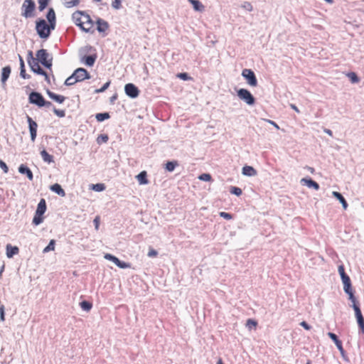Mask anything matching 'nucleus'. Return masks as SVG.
<instances>
[{
  "mask_svg": "<svg viewBox=\"0 0 364 364\" xmlns=\"http://www.w3.org/2000/svg\"><path fill=\"white\" fill-rule=\"evenodd\" d=\"M55 28L50 27V24L43 18L36 21V31L41 38L47 39L50 36L51 31Z\"/></svg>",
  "mask_w": 364,
  "mask_h": 364,
  "instance_id": "nucleus-1",
  "label": "nucleus"
},
{
  "mask_svg": "<svg viewBox=\"0 0 364 364\" xmlns=\"http://www.w3.org/2000/svg\"><path fill=\"white\" fill-rule=\"evenodd\" d=\"M37 62L40 63L47 69L51 70L53 65V56L46 49H40L36 52Z\"/></svg>",
  "mask_w": 364,
  "mask_h": 364,
  "instance_id": "nucleus-2",
  "label": "nucleus"
},
{
  "mask_svg": "<svg viewBox=\"0 0 364 364\" xmlns=\"http://www.w3.org/2000/svg\"><path fill=\"white\" fill-rule=\"evenodd\" d=\"M36 3L33 0H24L21 6V16L26 18L36 16Z\"/></svg>",
  "mask_w": 364,
  "mask_h": 364,
  "instance_id": "nucleus-3",
  "label": "nucleus"
},
{
  "mask_svg": "<svg viewBox=\"0 0 364 364\" xmlns=\"http://www.w3.org/2000/svg\"><path fill=\"white\" fill-rule=\"evenodd\" d=\"M237 97L248 105H253L255 103V98L247 89L240 88L237 90Z\"/></svg>",
  "mask_w": 364,
  "mask_h": 364,
  "instance_id": "nucleus-4",
  "label": "nucleus"
},
{
  "mask_svg": "<svg viewBox=\"0 0 364 364\" xmlns=\"http://www.w3.org/2000/svg\"><path fill=\"white\" fill-rule=\"evenodd\" d=\"M242 76L247 80V82L252 87L257 85V80L255 73L251 69H244L242 72Z\"/></svg>",
  "mask_w": 364,
  "mask_h": 364,
  "instance_id": "nucleus-5",
  "label": "nucleus"
},
{
  "mask_svg": "<svg viewBox=\"0 0 364 364\" xmlns=\"http://www.w3.org/2000/svg\"><path fill=\"white\" fill-rule=\"evenodd\" d=\"M82 11H76L72 15V18L76 26H79L83 31L86 33L90 32V28H86L83 26Z\"/></svg>",
  "mask_w": 364,
  "mask_h": 364,
  "instance_id": "nucleus-6",
  "label": "nucleus"
},
{
  "mask_svg": "<svg viewBox=\"0 0 364 364\" xmlns=\"http://www.w3.org/2000/svg\"><path fill=\"white\" fill-rule=\"evenodd\" d=\"M328 336L334 342L337 348L340 351L342 358L345 360L348 361V358L346 353V351L344 350V349L343 348L342 341L338 338V337L334 333L328 332Z\"/></svg>",
  "mask_w": 364,
  "mask_h": 364,
  "instance_id": "nucleus-7",
  "label": "nucleus"
},
{
  "mask_svg": "<svg viewBox=\"0 0 364 364\" xmlns=\"http://www.w3.org/2000/svg\"><path fill=\"white\" fill-rule=\"evenodd\" d=\"M73 77H75V82H82L91 78L90 74L83 68H78L75 70Z\"/></svg>",
  "mask_w": 364,
  "mask_h": 364,
  "instance_id": "nucleus-8",
  "label": "nucleus"
},
{
  "mask_svg": "<svg viewBox=\"0 0 364 364\" xmlns=\"http://www.w3.org/2000/svg\"><path fill=\"white\" fill-rule=\"evenodd\" d=\"M44 97L41 93L32 91L28 95V102L32 105H35L38 107H41L42 102H43Z\"/></svg>",
  "mask_w": 364,
  "mask_h": 364,
  "instance_id": "nucleus-9",
  "label": "nucleus"
},
{
  "mask_svg": "<svg viewBox=\"0 0 364 364\" xmlns=\"http://www.w3.org/2000/svg\"><path fill=\"white\" fill-rule=\"evenodd\" d=\"M104 257H105V259L112 262L118 267H119L121 269H126V268H129L131 267V264L129 263L120 260L118 257H117L116 256H114L113 255L106 253Z\"/></svg>",
  "mask_w": 364,
  "mask_h": 364,
  "instance_id": "nucleus-10",
  "label": "nucleus"
},
{
  "mask_svg": "<svg viewBox=\"0 0 364 364\" xmlns=\"http://www.w3.org/2000/svg\"><path fill=\"white\" fill-rule=\"evenodd\" d=\"M124 92L128 97L134 99L139 96L140 91L134 84L127 83L124 86Z\"/></svg>",
  "mask_w": 364,
  "mask_h": 364,
  "instance_id": "nucleus-11",
  "label": "nucleus"
},
{
  "mask_svg": "<svg viewBox=\"0 0 364 364\" xmlns=\"http://www.w3.org/2000/svg\"><path fill=\"white\" fill-rule=\"evenodd\" d=\"M27 122L28 124V129L31 134V140L34 142L37 136V123L28 115L26 116Z\"/></svg>",
  "mask_w": 364,
  "mask_h": 364,
  "instance_id": "nucleus-12",
  "label": "nucleus"
},
{
  "mask_svg": "<svg viewBox=\"0 0 364 364\" xmlns=\"http://www.w3.org/2000/svg\"><path fill=\"white\" fill-rule=\"evenodd\" d=\"M338 272L343 284V289H349V288L352 287L351 281L349 276L345 272V269L343 265L338 266Z\"/></svg>",
  "mask_w": 364,
  "mask_h": 364,
  "instance_id": "nucleus-13",
  "label": "nucleus"
},
{
  "mask_svg": "<svg viewBox=\"0 0 364 364\" xmlns=\"http://www.w3.org/2000/svg\"><path fill=\"white\" fill-rule=\"evenodd\" d=\"M46 18L48 20V23L50 24V27L55 28L56 25V16L55 12L53 8H49L48 12L46 14Z\"/></svg>",
  "mask_w": 364,
  "mask_h": 364,
  "instance_id": "nucleus-14",
  "label": "nucleus"
},
{
  "mask_svg": "<svg viewBox=\"0 0 364 364\" xmlns=\"http://www.w3.org/2000/svg\"><path fill=\"white\" fill-rule=\"evenodd\" d=\"M97 59V55H85L81 58V62L83 63L85 65L92 67L94 65Z\"/></svg>",
  "mask_w": 364,
  "mask_h": 364,
  "instance_id": "nucleus-15",
  "label": "nucleus"
},
{
  "mask_svg": "<svg viewBox=\"0 0 364 364\" xmlns=\"http://www.w3.org/2000/svg\"><path fill=\"white\" fill-rule=\"evenodd\" d=\"M97 30L99 33H103L109 28V23L101 18H97L96 20Z\"/></svg>",
  "mask_w": 364,
  "mask_h": 364,
  "instance_id": "nucleus-16",
  "label": "nucleus"
},
{
  "mask_svg": "<svg viewBox=\"0 0 364 364\" xmlns=\"http://www.w3.org/2000/svg\"><path fill=\"white\" fill-rule=\"evenodd\" d=\"M301 183L314 190H318L320 187L319 184L311 178H304L301 180Z\"/></svg>",
  "mask_w": 364,
  "mask_h": 364,
  "instance_id": "nucleus-17",
  "label": "nucleus"
},
{
  "mask_svg": "<svg viewBox=\"0 0 364 364\" xmlns=\"http://www.w3.org/2000/svg\"><path fill=\"white\" fill-rule=\"evenodd\" d=\"M46 93L50 99H52L53 100L55 101L59 104L63 103L65 100V97L64 96L58 95L48 89H47Z\"/></svg>",
  "mask_w": 364,
  "mask_h": 364,
  "instance_id": "nucleus-18",
  "label": "nucleus"
},
{
  "mask_svg": "<svg viewBox=\"0 0 364 364\" xmlns=\"http://www.w3.org/2000/svg\"><path fill=\"white\" fill-rule=\"evenodd\" d=\"M19 249L17 246H12L11 244H7L6 246V255L8 258H12L14 255H17Z\"/></svg>",
  "mask_w": 364,
  "mask_h": 364,
  "instance_id": "nucleus-19",
  "label": "nucleus"
},
{
  "mask_svg": "<svg viewBox=\"0 0 364 364\" xmlns=\"http://www.w3.org/2000/svg\"><path fill=\"white\" fill-rule=\"evenodd\" d=\"M18 172L21 174L26 175L27 178L32 181L33 179V175L31 170L25 164H21L18 167Z\"/></svg>",
  "mask_w": 364,
  "mask_h": 364,
  "instance_id": "nucleus-20",
  "label": "nucleus"
},
{
  "mask_svg": "<svg viewBox=\"0 0 364 364\" xmlns=\"http://www.w3.org/2000/svg\"><path fill=\"white\" fill-rule=\"evenodd\" d=\"M11 72V68L9 65L5 66L1 70V82L2 85H4L9 77Z\"/></svg>",
  "mask_w": 364,
  "mask_h": 364,
  "instance_id": "nucleus-21",
  "label": "nucleus"
},
{
  "mask_svg": "<svg viewBox=\"0 0 364 364\" xmlns=\"http://www.w3.org/2000/svg\"><path fill=\"white\" fill-rule=\"evenodd\" d=\"M47 209L46 202L44 198H41L37 205L36 213L37 215H43Z\"/></svg>",
  "mask_w": 364,
  "mask_h": 364,
  "instance_id": "nucleus-22",
  "label": "nucleus"
},
{
  "mask_svg": "<svg viewBox=\"0 0 364 364\" xmlns=\"http://www.w3.org/2000/svg\"><path fill=\"white\" fill-rule=\"evenodd\" d=\"M31 71H33L34 73H36L38 75H44L46 74V71L39 65V63L35 61L31 65H29Z\"/></svg>",
  "mask_w": 364,
  "mask_h": 364,
  "instance_id": "nucleus-23",
  "label": "nucleus"
},
{
  "mask_svg": "<svg viewBox=\"0 0 364 364\" xmlns=\"http://www.w3.org/2000/svg\"><path fill=\"white\" fill-rule=\"evenodd\" d=\"M333 196L341 203L343 208L346 210L348 205L343 195L339 192L333 191Z\"/></svg>",
  "mask_w": 364,
  "mask_h": 364,
  "instance_id": "nucleus-24",
  "label": "nucleus"
},
{
  "mask_svg": "<svg viewBox=\"0 0 364 364\" xmlns=\"http://www.w3.org/2000/svg\"><path fill=\"white\" fill-rule=\"evenodd\" d=\"M50 189L55 193L56 194L63 197L65 196V192L63 189L62 186L59 183H54L53 185L50 186Z\"/></svg>",
  "mask_w": 364,
  "mask_h": 364,
  "instance_id": "nucleus-25",
  "label": "nucleus"
},
{
  "mask_svg": "<svg viewBox=\"0 0 364 364\" xmlns=\"http://www.w3.org/2000/svg\"><path fill=\"white\" fill-rule=\"evenodd\" d=\"M136 178L141 185H146L149 183V180L147 179V173L145 171H141L136 176Z\"/></svg>",
  "mask_w": 364,
  "mask_h": 364,
  "instance_id": "nucleus-26",
  "label": "nucleus"
},
{
  "mask_svg": "<svg viewBox=\"0 0 364 364\" xmlns=\"http://www.w3.org/2000/svg\"><path fill=\"white\" fill-rule=\"evenodd\" d=\"M242 174L247 176H253L257 174V171L250 166H245L242 168Z\"/></svg>",
  "mask_w": 364,
  "mask_h": 364,
  "instance_id": "nucleus-27",
  "label": "nucleus"
},
{
  "mask_svg": "<svg viewBox=\"0 0 364 364\" xmlns=\"http://www.w3.org/2000/svg\"><path fill=\"white\" fill-rule=\"evenodd\" d=\"M41 155L43 158V160L45 162H47L48 164L54 162L53 156L52 155H50V154H48V152L46 150H45V149L42 150L41 151Z\"/></svg>",
  "mask_w": 364,
  "mask_h": 364,
  "instance_id": "nucleus-28",
  "label": "nucleus"
},
{
  "mask_svg": "<svg viewBox=\"0 0 364 364\" xmlns=\"http://www.w3.org/2000/svg\"><path fill=\"white\" fill-rule=\"evenodd\" d=\"M193 5V7L196 11H203L204 10V6L199 0H188Z\"/></svg>",
  "mask_w": 364,
  "mask_h": 364,
  "instance_id": "nucleus-29",
  "label": "nucleus"
},
{
  "mask_svg": "<svg viewBox=\"0 0 364 364\" xmlns=\"http://www.w3.org/2000/svg\"><path fill=\"white\" fill-rule=\"evenodd\" d=\"M177 166H178L177 161H170L166 164L165 168L167 171L172 172Z\"/></svg>",
  "mask_w": 364,
  "mask_h": 364,
  "instance_id": "nucleus-30",
  "label": "nucleus"
},
{
  "mask_svg": "<svg viewBox=\"0 0 364 364\" xmlns=\"http://www.w3.org/2000/svg\"><path fill=\"white\" fill-rule=\"evenodd\" d=\"M95 118L97 119V122H103L106 119H108L110 118V114L109 112H100V113H97L95 115Z\"/></svg>",
  "mask_w": 364,
  "mask_h": 364,
  "instance_id": "nucleus-31",
  "label": "nucleus"
},
{
  "mask_svg": "<svg viewBox=\"0 0 364 364\" xmlns=\"http://www.w3.org/2000/svg\"><path fill=\"white\" fill-rule=\"evenodd\" d=\"M82 21H83V25L85 23L89 24L90 26L89 28H90L95 23L93 20L91 18L90 16L88 14H87L85 11H83Z\"/></svg>",
  "mask_w": 364,
  "mask_h": 364,
  "instance_id": "nucleus-32",
  "label": "nucleus"
},
{
  "mask_svg": "<svg viewBox=\"0 0 364 364\" xmlns=\"http://www.w3.org/2000/svg\"><path fill=\"white\" fill-rule=\"evenodd\" d=\"M346 294H347L349 296V300H350L353 303V304H358L356 298L354 296L352 287L349 288V289H343Z\"/></svg>",
  "mask_w": 364,
  "mask_h": 364,
  "instance_id": "nucleus-33",
  "label": "nucleus"
},
{
  "mask_svg": "<svg viewBox=\"0 0 364 364\" xmlns=\"http://www.w3.org/2000/svg\"><path fill=\"white\" fill-rule=\"evenodd\" d=\"M80 306L81 307V309L82 310H84L85 311H89L92 309V304L91 302L84 300L80 303Z\"/></svg>",
  "mask_w": 364,
  "mask_h": 364,
  "instance_id": "nucleus-34",
  "label": "nucleus"
},
{
  "mask_svg": "<svg viewBox=\"0 0 364 364\" xmlns=\"http://www.w3.org/2000/svg\"><path fill=\"white\" fill-rule=\"evenodd\" d=\"M348 77L352 83H358L360 81V78L358 75L354 72H350L347 74Z\"/></svg>",
  "mask_w": 364,
  "mask_h": 364,
  "instance_id": "nucleus-35",
  "label": "nucleus"
},
{
  "mask_svg": "<svg viewBox=\"0 0 364 364\" xmlns=\"http://www.w3.org/2000/svg\"><path fill=\"white\" fill-rule=\"evenodd\" d=\"M38 3V10L43 11L48 6L50 0H37Z\"/></svg>",
  "mask_w": 364,
  "mask_h": 364,
  "instance_id": "nucleus-36",
  "label": "nucleus"
},
{
  "mask_svg": "<svg viewBox=\"0 0 364 364\" xmlns=\"http://www.w3.org/2000/svg\"><path fill=\"white\" fill-rule=\"evenodd\" d=\"M43 221V215H37V213L35 212L34 217L33 218V224L35 225H38L41 223H42Z\"/></svg>",
  "mask_w": 364,
  "mask_h": 364,
  "instance_id": "nucleus-37",
  "label": "nucleus"
},
{
  "mask_svg": "<svg viewBox=\"0 0 364 364\" xmlns=\"http://www.w3.org/2000/svg\"><path fill=\"white\" fill-rule=\"evenodd\" d=\"M352 307L355 311V316L356 318L363 317L359 304H353Z\"/></svg>",
  "mask_w": 364,
  "mask_h": 364,
  "instance_id": "nucleus-38",
  "label": "nucleus"
},
{
  "mask_svg": "<svg viewBox=\"0 0 364 364\" xmlns=\"http://www.w3.org/2000/svg\"><path fill=\"white\" fill-rule=\"evenodd\" d=\"M55 240H51L48 245L44 248L43 252H48L50 251H53L55 250Z\"/></svg>",
  "mask_w": 364,
  "mask_h": 364,
  "instance_id": "nucleus-39",
  "label": "nucleus"
},
{
  "mask_svg": "<svg viewBox=\"0 0 364 364\" xmlns=\"http://www.w3.org/2000/svg\"><path fill=\"white\" fill-rule=\"evenodd\" d=\"M230 193L235 195L237 196H240L242 193V189L237 186H231L230 188Z\"/></svg>",
  "mask_w": 364,
  "mask_h": 364,
  "instance_id": "nucleus-40",
  "label": "nucleus"
},
{
  "mask_svg": "<svg viewBox=\"0 0 364 364\" xmlns=\"http://www.w3.org/2000/svg\"><path fill=\"white\" fill-rule=\"evenodd\" d=\"M356 320L359 327V332L364 334V317L357 318Z\"/></svg>",
  "mask_w": 364,
  "mask_h": 364,
  "instance_id": "nucleus-41",
  "label": "nucleus"
},
{
  "mask_svg": "<svg viewBox=\"0 0 364 364\" xmlns=\"http://www.w3.org/2000/svg\"><path fill=\"white\" fill-rule=\"evenodd\" d=\"M75 77H73V73L70 77H68L65 80V85L67 86L73 85L77 82H75Z\"/></svg>",
  "mask_w": 364,
  "mask_h": 364,
  "instance_id": "nucleus-42",
  "label": "nucleus"
},
{
  "mask_svg": "<svg viewBox=\"0 0 364 364\" xmlns=\"http://www.w3.org/2000/svg\"><path fill=\"white\" fill-rule=\"evenodd\" d=\"M65 5L66 7L70 8L79 4L80 0H65Z\"/></svg>",
  "mask_w": 364,
  "mask_h": 364,
  "instance_id": "nucleus-43",
  "label": "nucleus"
},
{
  "mask_svg": "<svg viewBox=\"0 0 364 364\" xmlns=\"http://www.w3.org/2000/svg\"><path fill=\"white\" fill-rule=\"evenodd\" d=\"M92 189L95 191L100 192L105 189V185L104 183H96L92 185Z\"/></svg>",
  "mask_w": 364,
  "mask_h": 364,
  "instance_id": "nucleus-44",
  "label": "nucleus"
},
{
  "mask_svg": "<svg viewBox=\"0 0 364 364\" xmlns=\"http://www.w3.org/2000/svg\"><path fill=\"white\" fill-rule=\"evenodd\" d=\"M109 139V137L107 134H100L97 138V142L98 144L106 143Z\"/></svg>",
  "mask_w": 364,
  "mask_h": 364,
  "instance_id": "nucleus-45",
  "label": "nucleus"
},
{
  "mask_svg": "<svg viewBox=\"0 0 364 364\" xmlns=\"http://www.w3.org/2000/svg\"><path fill=\"white\" fill-rule=\"evenodd\" d=\"M36 60H37L36 58H33V52L31 50H28V55H27V61H28V65H31V64H32L33 63H34Z\"/></svg>",
  "mask_w": 364,
  "mask_h": 364,
  "instance_id": "nucleus-46",
  "label": "nucleus"
},
{
  "mask_svg": "<svg viewBox=\"0 0 364 364\" xmlns=\"http://www.w3.org/2000/svg\"><path fill=\"white\" fill-rule=\"evenodd\" d=\"M177 77L183 80H191V77L187 73H180L177 74Z\"/></svg>",
  "mask_w": 364,
  "mask_h": 364,
  "instance_id": "nucleus-47",
  "label": "nucleus"
},
{
  "mask_svg": "<svg viewBox=\"0 0 364 364\" xmlns=\"http://www.w3.org/2000/svg\"><path fill=\"white\" fill-rule=\"evenodd\" d=\"M110 83H111L110 81L107 82L106 83H105L103 85V86L101 88L95 90V93H100V92H105L109 87Z\"/></svg>",
  "mask_w": 364,
  "mask_h": 364,
  "instance_id": "nucleus-48",
  "label": "nucleus"
},
{
  "mask_svg": "<svg viewBox=\"0 0 364 364\" xmlns=\"http://www.w3.org/2000/svg\"><path fill=\"white\" fill-rule=\"evenodd\" d=\"M257 325V322L252 318H249L247 320L246 326L249 328H252V327H256Z\"/></svg>",
  "mask_w": 364,
  "mask_h": 364,
  "instance_id": "nucleus-49",
  "label": "nucleus"
},
{
  "mask_svg": "<svg viewBox=\"0 0 364 364\" xmlns=\"http://www.w3.org/2000/svg\"><path fill=\"white\" fill-rule=\"evenodd\" d=\"M198 178L200 181H210L211 180L212 177H211L210 174H209V173H202L198 176Z\"/></svg>",
  "mask_w": 364,
  "mask_h": 364,
  "instance_id": "nucleus-50",
  "label": "nucleus"
},
{
  "mask_svg": "<svg viewBox=\"0 0 364 364\" xmlns=\"http://www.w3.org/2000/svg\"><path fill=\"white\" fill-rule=\"evenodd\" d=\"M53 112L59 117H64L65 116V112L63 109H58L53 107Z\"/></svg>",
  "mask_w": 364,
  "mask_h": 364,
  "instance_id": "nucleus-51",
  "label": "nucleus"
},
{
  "mask_svg": "<svg viewBox=\"0 0 364 364\" xmlns=\"http://www.w3.org/2000/svg\"><path fill=\"white\" fill-rule=\"evenodd\" d=\"M20 76L23 79H29L31 76L26 73L25 67L20 68Z\"/></svg>",
  "mask_w": 364,
  "mask_h": 364,
  "instance_id": "nucleus-52",
  "label": "nucleus"
},
{
  "mask_svg": "<svg viewBox=\"0 0 364 364\" xmlns=\"http://www.w3.org/2000/svg\"><path fill=\"white\" fill-rule=\"evenodd\" d=\"M0 321H5V307L4 304L0 305Z\"/></svg>",
  "mask_w": 364,
  "mask_h": 364,
  "instance_id": "nucleus-53",
  "label": "nucleus"
},
{
  "mask_svg": "<svg viewBox=\"0 0 364 364\" xmlns=\"http://www.w3.org/2000/svg\"><path fill=\"white\" fill-rule=\"evenodd\" d=\"M122 0H113L112 6L115 9H119L121 8Z\"/></svg>",
  "mask_w": 364,
  "mask_h": 364,
  "instance_id": "nucleus-54",
  "label": "nucleus"
},
{
  "mask_svg": "<svg viewBox=\"0 0 364 364\" xmlns=\"http://www.w3.org/2000/svg\"><path fill=\"white\" fill-rule=\"evenodd\" d=\"M0 168L3 170L4 173H7L9 171V168L6 165V164L0 159Z\"/></svg>",
  "mask_w": 364,
  "mask_h": 364,
  "instance_id": "nucleus-55",
  "label": "nucleus"
},
{
  "mask_svg": "<svg viewBox=\"0 0 364 364\" xmlns=\"http://www.w3.org/2000/svg\"><path fill=\"white\" fill-rule=\"evenodd\" d=\"M220 216L226 220H230L232 218V215L230 213L226 212H220Z\"/></svg>",
  "mask_w": 364,
  "mask_h": 364,
  "instance_id": "nucleus-56",
  "label": "nucleus"
},
{
  "mask_svg": "<svg viewBox=\"0 0 364 364\" xmlns=\"http://www.w3.org/2000/svg\"><path fill=\"white\" fill-rule=\"evenodd\" d=\"M158 255V252L154 249H150L148 252L147 256L149 257H156Z\"/></svg>",
  "mask_w": 364,
  "mask_h": 364,
  "instance_id": "nucleus-57",
  "label": "nucleus"
},
{
  "mask_svg": "<svg viewBox=\"0 0 364 364\" xmlns=\"http://www.w3.org/2000/svg\"><path fill=\"white\" fill-rule=\"evenodd\" d=\"M53 106V104L50 101H47L45 99L43 100V102H42L41 107H45L47 108H50Z\"/></svg>",
  "mask_w": 364,
  "mask_h": 364,
  "instance_id": "nucleus-58",
  "label": "nucleus"
},
{
  "mask_svg": "<svg viewBox=\"0 0 364 364\" xmlns=\"http://www.w3.org/2000/svg\"><path fill=\"white\" fill-rule=\"evenodd\" d=\"M242 7L249 11H251L252 10V6L251 5V4L250 2H247V1L244 3Z\"/></svg>",
  "mask_w": 364,
  "mask_h": 364,
  "instance_id": "nucleus-59",
  "label": "nucleus"
},
{
  "mask_svg": "<svg viewBox=\"0 0 364 364\" xmlns=\"http://www.w3.org/2000/svg\"><path fill=\"white\" fill-rule=\"evenodd\" d=\"M300 325L306 330H310L311 328V326L306 321H301L300 323Z\"/></svg>",
  "mask_w": 364,
  "mask_h": 364,
  "instance_id": "nucleus-60",
  "label": "nucleus"
},
{
  "mask_svg": "<svg viewBox=\"0 0 364 364\" xmlns=\"http://www.w3.org/2000/svg\"><path fill=\"white\" fill-rule=\"evenodd\" d=\"M117 97H118V95H117V93L114 94V95H113L109 98V102H110V103H111V104H112V105H113V104H114V102H115V100L117 99Z\"/></svg>",
  "mask_w": 364,
  "mask_h": 364,
  "instance_id": "nucleus-61",
  "label": "nucleus"
},
{
  "mask_svg": "<svg viewBox=\"0 0 364 364\" xmlns=\"http://www.w3.org/2000/svg\"><path fill=\"white\" fill-rule=\"evenodd\" d=\"M94 223H95V228L98 229L99 224H100V218L99 217H96L94 219Z\"/></svg>",
  "mask_w": 364,
  "mask_h": 364,
  "instance_id": "nucleus-62",
  "label": "nucleus"
},
{
  "mask_svg": "<svg viewBox=\"0 0 364 364\" xmlns=\"http://www.w3.org/2000/svg\"><path fill=\"white\" fill-rule=\"evenodd\" d=\"M18 58H19L20 68L25 67V63H24V60H23V58L20 55H18Z\"/></svg>",
  "mask_w": 364,
  "mask_h": 364,
  "instance_id": "nucleus-63",
  "label": "nucleus"
},
{
  "mask_svg": "<svg viewBox=\"0 0 364 364\" xmlns=\"http://www.w3.org/2000/svg\"><path fill=\"white\" fill-rule=\"evenodd\" d=\"M267 122L271 124L272 126H274V127H276L277 129H279V127L277 125V124L276 122H274V121H272V120H267Z\"/></svg>",
  "mask_w": 364,
  "mask_h": 364,
  "instance_id": "nucleus-64",
  "label": "nucleus"
}]
</instances>
